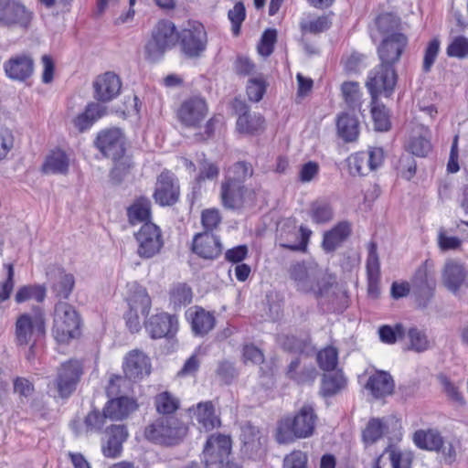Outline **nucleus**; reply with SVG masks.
<instances>
[{"label":"nucleus","instance_id":"cd10ccee","mask_svg":"<svg viewBox=\"0 0 468 468\" xmlns=\"http://www.w3.org/2000/svg\"><path fill=\"white\" fill-rule=\"evenodd\" d=\"M192 250L204 259H214L220 254L221 244L218 237L209 231H206L195 236Z\"/></svg>","mask_w":468,"mask_h":468},{"label":"nucleus","instance_id":"39448f33","mask_svg":"<svg viewBox=\"0 0 468 468\" xmlns=\"http://www.w3.org/2000/svg\"><path fill=\"white\" fill-rule=\"evenodd\" d=\"M125 300L129 310L125 314L126 324L132 333L141 329V316H145L151 307V299L143 286L135 282L127 283Z\"/></svg>","mask_w":468,"mask_h":468},{"label":"nucleus","instance_id":"6e6d98bb","mask_svg":"<svg viewBox=\"0 0 468 468\" xmlns=\"http://www.w3.org/2000/svg\"><path fill=\"white\" fill-rule=\"evenodd\" d=\"M408 338L410 344V349L416 352H423L430 347V341L426 334L416 327L408 331Z\"/></svg>","mask_w":468,"mask_h":468},{"label":"nucleus","instance_id":"bb28decb","mask_svg":"<svg viewBox=\"0 0 468 468\" xmlns=\"http://www.w3.org/2000/svg\"><path fill=\"white\" fill-rule=\"evenodd\" d=\"M240 441L242 452L250 458H254L262 452L266 439L257 427L245 423L241 427Z\"/></svg>","mask_w":468,"mask_h":468},{"label":"nucleus","instance_id":"1a4fd4ad","mask_svg":"<svg viewBox=\"0 0 468 468\" xmlns=\"http://www.w3.org/2000/svg\"><path fill=\"white\" fill-rule=\"evenodd\" d=\"M397 78L394 66L381 62L378 66L375 67L369 72L366 83L371 99L375 100L379 95L389 97L394 91Z\"/></svg>","mask_w":468,"mask_h":468},{"label":"nucleus","instance_id":"f3484780","mask_svg":"<svg viewBox=\"0 0 468 468\" xmlns=\"http://www.w3.org/2000/svg\"><path fill=\"white\" fill-rule=\"evenodd\" d=\"M81 375L80 364L77 360L63 363L58 371L54 385L61 398L69 397L76 388Z\"/></svg>","mask_w":468,"mask_h":468},{"label":"nucleus","instance_id":"a18cd8bd","mask_svg":"<svg viewBox=\"0 0 468 468\" xmlns=\"http://www.w3.org/2000/svg\"><path fill=\"white\" fill-rule=\"evenodd\" d=\"M309 214L313 222L324 224L333 219L334 210L330 202L318 199L311 204Z\"/></svg>","mask_w":468,"mask_h":468},{"label":"nucleus","instance_id":"9d476101","mask_svg":"<svg viewBox=\"0 0 468 468\" xmlns=\"http://www.w3.org/2000/svg\"><path fill=\"white\" fill-rule=\"evenodd\" d=\"M222 205L231 210L252 207L257 199L256 190L239 183L222 182L220 187Z\"/></svg>","mask_w":468,"mask_h":468},{"label":"nucleus","instance_id":"8fccbe9b","mask_svg":"<svg viewBox=\"0 0 468 468\" xmlns=\"http://www.w3.org/2000/svg\"><path fill=\"white\" fill-rule=\"evenodd\" d=\"M375 27L384 37L393 33H399V18L393 14L385 13L379 15L375 20Z\"/></svg>","mask_w":468,"mask_h":468},{"label":"nucleus","instance_id":"b1692460","mask_svg":"<svg viewBox=\"0 0 468 468\" xmlns=\"http://www.w3.org/2000/svg\"><path fill=\"white\" fill-rule=\"evenodd\" d=\"M367 292L376 298L379 294L380 262L377 251V244L373 241L367 245V258L366 261Z\"/></svg>","mask_w":468,"mask_h":468},{"label":"nucleus","instance_id":"c85d7f7f","mask_svg":"<svg viewBox=\"0 0 468 468\" xmlns=\"http://www.w3.org/2000/svg\"><path fill=\"white\" fill-rule=\"evenodd\" d=\"M47 275L48 280L52 282V289L56 295L67 299L74 288L75 278L73 274L66 272L60 267L53 266L48 270Z\"/></svg>","mask_w":468,"mask_h":468},{"label":"nucleus","instance_id":"6ab92c4d","mask_svg":"<svg viewBox=\"0 0 468 468\" xmlns=\"http://www.w3.org/2000/svg\"><path fill=\"white\" fill-rule=\"evenodd\" d=\"M407 45L408 38L402 33H393L383 37L378 48L380 62L394 66L399 62Z\"/></svg>","mask_w":468,"mask_h":468},{"label":"nucleus","instance_id":"9b49d317","mask_svg":"<svg viewBox=\"0 0 468 468\" xmlns=\"http://www.w3.org/2000/svg\"><path fill=\"white\" fill-rule=\"evenodd\" d=\"M134 238L137 244L136 253L142 259L154 257L164 247L162 230L152 222H144L134 234Z\"/></svg>","mask_w":468,"mask_h":468},{"label":"nucleus","instance_id":"e2e57ef3","mask_svg":"<svg viewBox=\"0 0 468 468\" xmlns=\"http://www.w3.org/2000/svg\"><path fill=\"white\" fill-rule=\"evenodd\" d=\"M447 55L459 58L468 56V38L464 37H455L447 48Z\"/></svg>","mask_w":468,"mask_h":468},{"label":"nucleus","instance_id":"ea45409f","mask_svg":"<svg viewBox=\"0 0 468 468\" xmlns=\"http://www.w3.org/2000/svg\"><path fill=\"white\" fill-rule=\"evenodd\" d=\"M351 231L347 222H340L324 235L323 248L325 251L335 250L349 236Z\"/></svg>","mask_w":468,"mask_h":468},{"label":"nucleus","instance_id":"c03bdc74","mask_svg":"<svg viewBox=\"0 0 468 468\" xmlns=\"http://www.w3.org/2000/svg\"><path fill=\"white\" fill-rule=\"evenodd\" d=\"M253 175V168L250 163L237 162L228 168L222 182L239 183L244 182Z\"/></svg>","mask_w":468,"mask_h":468},{"label":"nucleus","instance_id":"3c124183","mask_svg":"<svg viewBox=\"0 0 468 468\" xmlns=\"http://www.w3.org/2000/svg\"><path fill=\"white\" fill-rule=\"evenodd\" d=\"M156 410L164 415L174 413L179 407V400L167 391L159 393L154 398Z\"/></svg>","mask_w":468,"mask_h":468},{"label":"nucleus","instance_id":"774afa93","mask_svg":"<svg viewBox=\"0 0 468 468\" xmlns=\"http://www.w3.org/2000/svg\"><path fill=\"white\" fill-rule=\"evenodd\" d=\"M307 456L301 451L288 454L283 461V468H306Z\"/></svg>","mask_w":468,"mask_h":468},{"label":"nucleus","instance_id":"f257e3e1","mask_svg":"<svg viewBox=\"0 0 468 468\" xmlns=\"http://www.w3.org/2000/svg\"><path fill=\"white\" fill-rule=\"evenodd\" d=\"M291 280L297 291L312 293L317 298L327 296L332 282L323 270L314 261L295 262L289 269Z\"/></svg>","mask_w":468,"mask_h":468},{"label":"nucleus","instance_id":"864d4df0","mask_svg":"<svg viewBox=\"0 0 468 468\" xmlns=\"http://www.w3.org/2000/svg\"><path fill=\"white\" fill-rule=\"evenodd\" d=\"M317 362L323 370H334L338 362V353L336 348L327 346L319 351L317 354Z\"/></svg>","mask_w":468,"mask_h":468},{"label":"nucleus","instance_id":"2f4dec72","mask_svg":"<svg viewBox=\"0 0 468 468\" xmlns=\"http://www.w3.org/2000/svg\"><path fill=\"white\" fill-rule=\"evenodd\" d=\"M107 108L98 102L89 103L85 111L73 119L74 127L83 133L94 124L99 119L106 115Z\"/></svg>","mask_w":468,"mask_h":468},{"label":"nucleus","instance_id":"13d9d810","mask_svg":"<svg viewBox=\"0 0 468 468\" xmlns=\"http://www.w3.org/2000/svg\"><path fill=\"white\" fill-rule=\"evenodd\" d=\"M266 82L262 77L250 79L247 85V94L251 101H260L266 90Z\"/></svg>","mask_w":468,"mask_h":468},{"label":"nucleus","instance_id":"4d7b16f0","mask_svg":"<svg viewBox=\"0 0 468 468\" xmlns=\"http://www.w3.org/2000/svg\"><path fill=\"white\" fill-rule=\"evenodd\" d=\"M228 17L231 23V30L234 36L240 32V27L246 17L245 6L241 2L237 3L228 13Z\"/></svg>","mask_w":468,"mask_h":468},{"label":"nucleus","instance_id":"c9c22d12","mask_svg":"<svg viewBox=\"0 0 468 468\" xmlns=\"http://www.w3.org/2000/svg\"><path fill=\"white\" fill-rule=\"evenodd\" d=\"M135 401L127 397L111 399L104 407V414L110 420H121L136 409Z\"/></svg>","mask_w":468,"mask_h":468},{"label":"nucleus","instance_id":"09e8293b","mask_svg":"<svg viewBox=\"0 0 468 468\" xmlns=\"http://www.w3.org/2000/svg\"><path fill=\"white\" fill-rule=\"evenodd\" d=\"M371 114L374 121L375 129L385 132L390 127V121L388 110L383 104L378 102V98L371 99Z\"/></svg>","mask_w":468,"mask_h":468},{"label":"nucleus","instance_id":"aec40b11","mask_svg":"<svg viewBox=\"0 0 468 468\" xmlns=\"http://www.w3.org/2000/svg\"><path fill=\"white\" fill-rule=\"evenodd\" d=\"M231 441L223 434L211 435L204 448L203 459L207 465L223 463L230 453Z\"/></svg>","mask_w":468,"mask_h":468},{"label":"nucleus","instance_id":"f03ea898","mask_svg":"<svg viewBox=\"0 0 468 468\" xmlns=\"http://www.w3.org/2000/svg\"><path fill=\"white\" fill-rule=\"evenodd\" d=\"M317 416L312 406L304 405L293 417L280 420L276 439L280 443H287L295 438H308L313 435Z\"/></svg>","mask_w":468,"mask_h":468},{"label":"nucleus","instance_id":"dca6fc26","mask_svg":"<svg viewBox=\"0 0 468 468\" xmlns=\"http://www.w3.org/2000/svg\"><path fill=\"white\" fill-rule=\"evenodd\" d=\"M153 197L163 207L171 206L178 200L179 185L173 173L165 171L158 176Z\"/></svg>","mask_w":468,"mask_h":468},{"label":"nucleus","instance_id":"0e129e2a","mask_svg":"<svg viewBox=\"0 0 468 468\" xmlns=\"http://www.w3.org/2000/svg\"><path fill=\"white\" fill-rule=\"evenodd\" d=\"M171 299L175 304L185 305L192 301V291L186 284L176 285L171 292Z\"/></svg>","mask_w":468,"mask_h":468},{"label":"nucleus","instance_id":"4be33fe9","mask_svg":"<svg viewBox=\"0 0 468 468\" xmlns=\"http://www.w3.org/2000/svg\"><path fill=\"white\" fill-rule=\"evenodd\" d=\"M123 371L129 379L140 380L150 374V360L142 351L133 350L124 358Z\"/></svg>","mask_w":468,"mask_h":468},{"label":"nucleus","instance_id":"20e7f679","mask_svg":"<svg viewBox=\"0 0 468 468\" xmlns=\"http://www.w3.org/2000/svg\"><path fill=\"white\" fill-rule=\"evenodd\" d=\"M80 319L73 306L59 302L55 306L52 334L55 340L67 344L80 335Z\"/></svg>","mask_w":468,"mask_h":468},{"label":"nucleus","instance_id":"69168bd1","mask_svg":"<svg viewBox=\"0 0 468 468\" xmlns=\"http://www.w3.org/2000/svg\"><path fill=\"white\" fill-rule=\"evenodd\" d=\"M15 136L9 129H0V161L6 158L14 148Z\"/></svg>","mask_w":468,"mask_h":468},{"label":"nucleus","instance_id":"6e6552de","mask_svg":"<svg viewBox=\"0 0 468 468\" xmlns=\"http://www.w3.org/2000/svg\"><path fill=\"white\" fill-rule=\"evenodd\" d=\"M46 333L45 314L40 308L33 313L19 315L16 322V339L18 345L27 346L37 342Z\"/></svg>","mask_w":468,"mask_h":468},{"label":"nucleus","instance_id":"393cba45","mask_svg":"<svg viewBox=\"0 0 468 468\" xmlns=\"http://www.w3.org/2000/svg\"><path fill=\"white\" fill-rule=\"evenodd\" d=\"M4 70L9 79L24 81L33 74L34 61L27 55H16L4 63Z\"/></svg>","mask_w":468,"mask_h":468},{"label":"nucleus","instance_id":"473e14b6","mask_svg":"<svg viewBox=\"0 0 468 468\" xmlns=\"http://www.w3.org/2000/svg\"><path fill=\"white\" fill-rule=\"evenodd\" d=\"M466 272L463 264L455 261H447L442 271L444 285L452 292H457L463 283Z\"/></svg>","mask_w":468,"mask_h":468},{"label":"nucleus","instance_id":"f704fd0d","mask_svg":"<svg viewBox=\"0 0 468 468\" xmlns=\"http://www.w3.org/2000/svg\"><path fill=\"white\" fill-rule=\"evenodd\" d=\"M414 444L421 450L438 452L442 446V436L435 429H420L412 435Z\"/></svg>","mask_w":468,"mask_h":468},{"label":"nucleus","instance_id":"58836bf2","mask_svg":"<svg viewBox=\"0 0 468 468\" xmlns=\"http://www.w3.org/2000/svg\"><path fill=\"white\" fill-rule=\"evenodd\" d=\"M332 25L329 16H318L312 13L303 14L300 21V29L303 34H320L326 31Z\"/></svg>","mask_w":468,"mask_h":468},{"label":"nucleus","instance_id":"0eeeda50","mask_svg":"<svg viewBox=\"0 0 468 468\" xmlns=\"http://www.w3.org/2000/svg\"><path fill=\"white\" fill-rule=\"evenodd\" d=\"M177 42L182 54L188 58L203 55L207 46L205 27L197 21H189L178 33Z\"/></svg>","mask_w":468,"mask_h":468},{"label":"nucleus","instance_id":"de8ad7c7","mask_svg":"<svg viewBox=\"0 0 468 468\" xmlns=\"http://www.w3.org/2000/svg\"><path fill=\"white\" fill-rule=\"evenodd\" d=\"M46 298V288L42 285H25L20 287L16 295L15 301L17 303H22L28 300H35L41 303Z\"/></svg>","mask_w":468,"mask_h":468},{"label":"nucleus","instance_id":"680f3d73","mask_svg":"<svg viewBox=\"0 0 468 468\" xmlns=\"http://www.w3.org/2000/svg\"><path fill=\"white\" fill-rule=\"evenodd\" d=\"M277 38V32L275 29H266L261 38L260 44L258 45V52L263 57L270 56L274 48V44Z\"/></svg>","mask_w":468,"mask_h":468},{"label":"nucleus","instance_id":"c756f323","mask_svg":"<svg viewBox=\"0 0 468 468\" xmlns=\"http://www.w3.org/2000/svg\"><path fill=\"white\" fill-rule=\"evenodd\" d=\"M186 317L196 335H205L215 326L216 319L210 312L201 307H191L186 312Z\"/></svg>","mask_w":468,"mask_h":468},{"label":"nucleus","instance_id":"a878e982","mask_svg":"<svg viewBox=\"0 0 468 468\" xmlns=\"http://www.w3.org/2000/svg\"><path fill=\"white\" fill-rule=\"evenodd\" d=\"M145 329L152 338L165 337L176 332L177 319L166 313L156 314L146 322Z\"/></svg>","mask_w":468,"mask_h":468},{"label":"nucleus","instance_id":"603ef678","mask_svg":"<svg viewBox=\"0 0 468 468\" xmlns=\"http://www.w3.org/2000/svg\"><path fill=\"white\" fill-rule=\"evenodd\" d=\"M346 380L341 372L324 375L322 382V392L324 396H332L345 388Z\"/></svg>","mask_w":468,"mask_h":468},{"label":"nucleus","instance_id":"a19ab883","mask_svg":"<svg viewBox=\"0 0 468 468\" xmlns=\"http://www.w3.org/2000/svg\"><path fill=\"white\" fill-rule=\"evenodd\" d=\"M339 137L345 142H354L359 134V124L356 118L349 113L339 115L336 122Z\"/></svg>","mask_w":468,"mask_h":468},{"label":"nucleus","instance_id":"052dcab7","mask_svg":"<svg viewBox=\"0 0 468 468\" xmlns=\"http://www.w3.org/2000/svg\"><path fill=\"white\" fill-rule=\"evenodd\" d=\"M4 269L6 271V278L0 283V302H4L10 297L15 286L14 265L12 263H5L4 264Z\"/></svg>","mask_w":468,"mask_h":468},{"label":"nucleus","instance_id":"f8f14e48","mask_svg":"<svg viewBox=\"0 0 468 468\" xmlns=\"http://www.w3.org/2000/svg\"><path fill=\"white\" fill-rule=\"evenodd\" d=\"M384 160V152L379 147L370 148L367 152L352 154L346 159L348 172L351 176H366L379 167Z\"/></svg>","mask_w":468,"mask_h":468},{"label":"nucleus","instance_id":"a211bd4d","mask_svg":"<svg viewBox=\"0 0 468 468\" xmlns=\"http://www.w3.org/2000/svg\"><path fill=\"white\" fill-rule=\"evenodd\" d=\"M431 130L420 123L412 124L405 144L406 150L417 157H426L432 149Z\"/></svg>","mask_w":468,"mask_h":468},{"label":"nucleus","instance_id":"bf43d9fd","mask_svg":"<svg viewBox=\"0 0 468 468\" xmlns=\"http://www.w3.org/2000/svg\"><path fill=\"white\" fill-rule=\"evenodd\" d=\"M404 334V328L400 324H396L394 327L390 325H382L378 329L380 340L388 345L394 344L399 338H401Z\"/></svg>","mask_w":468,"mask_h":468},{"label":"nucleus","instance_id":"e433bc0d","mask_svg":"<svg viewBox=\"0 0 468 468\" xmlns=\"http://www.w3.org/2000/svg\"><path fill=\"white\" fill-rule=\"evenodd\" d=\"M192 410L193 418L200 425V429L207 431L220 425V420L215 414L214 407L210 401L200 402Z\"/></svg>","mask_w":468,"mask_h":468},{"label":"nucleus","instance_id":"423d86ee","mask_svg":"<svg viewBox=\"0 0 468 468\" xmlns=\"http://www.w3.org/2000/svg\"><path fill=\"white\" fill-rule=\"evenodd\" d=\"M176 42L177 33L175 24L168 20L159 21L154 27L151 38L144 47L146 58L151 61L159 59Z\"/></svg>","mask_w":468,"mask_h":468},{"label":"nucleus","instance_id":"412c9836","mask_svg":"<svg viewBox=\"0 0 468 468\" xmlns=\"http://www.w3.org/2000/svg\"><path fill=\"white\" fill-rule=\"evenodd\" d=\"M122 82L113 72L99 75L93 81L94 98L101 102L113 100L120 93Z\"/></svg>","mask_w":468,"mask_h":468},{"label":"nucleus","instance_id":"37998d69","mask_svg":"<svg viewBox=\"0 0 468 468\" xmlns=\"http://www.w3.org/2000/svg\"><path fill=\"white\" fill-rule=\"evenodd\" d=\"M129 222L136 225L142 222H148L151 216V202L148 198L140 197L131 205L127 211Z\"/></svg>","mask_w":468,"mask_h":468},{"label":"nucleus","instance_id":"4468645a","mask_svg":"<svg viewBox=\"0 0 468 468\" xmlns=\"http://www.w3.org/2000/svg\"><path fill=\"white\" fill-rule=\"evenodd\" d=\"M208 108L204 98L193 96L186 99L177 110L179 122L191 128L198 127L206 119Z\"/></svg>","mask_w":468,"mask_h":468},{"label":"nucleus","instance_id":"7ed1b4c3","mask_svg":"<svg viewBox=\"0 0 468 468\" xmlns=\"http://www.w3.org/2000/svg\"><path fill=\"white\" fill-rule=\"evenodd\" d=\"M186 432V426L175 417H161L147 425L144 436L157 444L173 445L177 443Z\"/></svg>","mask_w":468,"mask_h":468},{"label":"nucleus","instance_id":"ddd939ff","mask_svg":"<svg viewBox=\"0 0 468 468\" xmlns=\"http://www.w3.org/2000/svg\"><path fill=\"white\" fill-rule=\"evenodd\" d=\"M32 20V13L17 0H0V26L27 28Z\"/></svg>","mask_w":468,"mask_h":468},{"label":"nucleus","instance_id":"79ce46f5","mask_svg":"<svg viewBox=\"0 0 468 468\" xmlns=\"http://www.w3.org/2000/svg\"><path fill=\"white\" fill-rule=\"evenodd\" d=\"M69 165V159L66 153L60 149L52 151L43 164L46 174H65Z\"/></svg>","mask_w":468,"mask_h":468},{"label":"nucleus","instance_id":"49530a36","mask_svg":"<svg viewBox=\"0 0 468 468\" xmlns=\"http://www.w3.org/2000/svg\"><path fill=\"white\" fill-rule=\"evenodd\" d=\"M341 90L347 107L353 111L359 110L362 104L359 84L355 81L344 82Z\"/></svg>","mask_w":468,"mask_h":468},{"label":"nucleus","instance_id":"5701e85b","mask_svg":"<svg viewBox=\"0 0 468 468\" xmlns=\"http://www.w3.org/2000/svg\"><path fill=\"white\" fill-rule=\"evenodd\" d=\"M128 438V431L124 425H111L106 428L105 438L102 443V453L109 458H116L122 450V443Z\"/></svg>","mask_w":468,"mask_h":468},{"label":"nucleus","instance_id":"338daca9","mask_svg":"<svg viewBox=\"0 0 468 468\" xmlns=\"http://www.w3.org/2000/svg\"><path fill=\"white\" fill-rule=\"evenodd\" d=\"M437 242L440 250L442 251L456 250L461 244L462 240L454 236H448L443 229L438 231Z\"/></svg>","mask_w":468,"mask_h":468},{"label":"nucleus","instance_id":"72a5a7b5","mask_svg":"<svg viewBox=\"0 0 468 468\" xmlns=\"http://www.w3.org/2000/svg\"><path fill=\"white\" fill-rule=\"evenodd\" d=\"M366 388L373 397L383 398L392 393L394 381L388 372L378 371L369 377Z\"/></svg>","mask_w":468,"mask_h":468},{"label":"nucleus","instance_id":"5fc2aeb1","mask_svg":"<svg viewBox=\"0 0 468 468\" xmlns=\"http://www.w3.org/2000/svg\"><path fill=\"white\" fill-rule=\"evenodd\" d=\"M385 431V424L379 419H372L368 421L363 431V440L366 443H374L382 437Z\"/></svg>","mask_w":468,"mask_h":468},{"label":"nucleus","instance_id":"2eb2a0df","mask_svg":"<svg viewBox=\"0 0 468 468\" xmlns=\"http://www.w3.org/2000/svg\"><path fill=\"white\" fill-rule=\"evenodd\" d=\"M95 144L103 155L112 160L120 159L125 152L124 136L118 128H110L101 131L96 138Z\"/></svg>","mask_w":468,"mask_h":468},{"label":"nucleus","instance_id":"4c0bfd02","mask_svg":"<svg viewBox=\"0 0 468 468\" xmlns=\"http://www.w3.org/2000/svg\"><path fill=\"white\" fill-rule=\"evenodd\" d=\"M433 264L431 261H426L416 271L414 276V285L418 288L420 294L428 297L435 287V279L432 271Z\"/></svg>","mask_w":468,"mask_h":468},{"label":"nucleus","instance_id":"7c9ffc66","mask_svg":"<svg viewBox=\"0 0 468 468\" xmlns=\"http://www.w3.org/2000/svg\"><path fill=\"white\" fill-rule=\"evenodd\" d=\"M237 131L243 134H253L263 128L264 119L261 114L249 112L247 105L239 103Z\"/></svg>","mask_w":468,"mask_h":468}]
</instances>
